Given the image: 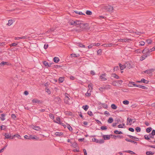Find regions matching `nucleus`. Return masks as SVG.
Instances as JSON below:
<instances>
[{"instance_id": "nucleus-51", "label": "nucleus", "mask_w": 155, "mask_h": 155, "mask_svg": "<svg viewBox=\"0 0 155 155\" xmlns=\"http://www.w3.org/2000/svg\"><path fill=\"white\" fill-rule=\"evenodd\" d=\"M6 129V127L5 126L2 125L1 126V130H5Z\"/></svg>"}, {"instance_id": "nucleus-15", "label": "nucleus", "mask_w": 155, "mask_h": 155, "mask_svg": "<svg viewBox=\"0 0 155 155\" xmlns=\"http://www.w3.org/2000/svg\"><path fill=\"white\" fill-rule=\"evenodd\" d=\"M125 140L128 142H131L134 143H137V142L135 141L132 140L131 139H128L127 138Z\"/></svg>"}, {"instance_id": "nucleus-20", "label": "nucleus", "mask_w": 155, "mask_h": 155, "mask_svg": "<svg viewBox=\"0 0 155 155\" xmlns=\"http://www.w3.org/2000/svg\"><path fill=\"white\" fill-rule=\"evenodd\" d=\"M64 78L63 77H60L58 80L59 83H62L64 81Z\"/></svg>"}, {"instance_id": "nucleus-35", "label": "nucleus", "mask_w": 155, "mask_h": 155, "mask_svg": "<svg viewBox=\"0 0 155 155\" xmlns=\"http://www.w3.org/2000/svg\"><path fill=\"white\" fill-rule=\"evenodd\" d=\"M96 46L95 43H93L88 46V48H91L93 46Z\"/></svg>"}, {"instance_id": "nucleus-55", "label": "nucleus", "mask_w": 155, "mask_h": 155, "mask_svg": "<svg viewBox=\"0 0 155 155\" xmlns=\"http://www.w3.org/2000/svg\"><path fill=\"white\" fill-rule=\"evenodd\" d=\"M140 43V44H139V46H143L145 44V42L143 41H141Z\"/></svg>"}, {"instance_id": "nucleus-45", "label": "nucleus", "mask_w": 155, "mask_h": 155, "mask_svg": "<svg viewBox=\"0 0 155 155\" xmlns=\"http://www.w3.org/2000/svg\"><path fill=\"white\" fill-rule=\"evenodd\" d=\"M98 143H99L100 144H101L104 143V140L103 139H102L100 140H98Z\"/></svg>"}, {"instance_id": "nucleus-47", "label": "nucleus", "mask_w": 155, "mask_h": 155, "mask_svg": "<svg viewBox=\"0 0 155 155\" xmlns=\"http://www.w3.org/2000/svg\"><path fill=\"white\" fill-rule=\"evenodd\" d=\"M135 130L137 132H138L140 131L141 129L140 127H137L136 128Z\"/></svg>"}, {"instance_id": "nucleus-43", "label": "nucleus", "mask_w": 155, "mask_h": 155, "mask_svg": "<svg viewBox=\"0 0 155 155\" xmlns=\"http://www.w3.org/2000/svg\"><path fill=\"white\" fill-rule=\"evenodd\" d=\"M24 138L26 139H31V136H28L27 135H25L24 136Z\"/></svg>"}, {"instance_id": "nucleus-48", "label": "nucleus", "mask_w": 155, "mask_h": 155, "mask_svg": "<svg viewBox=\"0 0 155 155\" xmlns=\"http://www.w3.org/2000/svg\"><path fill=\"white\" fill-rule=\"evenodd\" d=\"M124 126V124H120L118 126V127L119 128H123V126Z\"/></svg>"}, {"instance_id": "nucleus-25", "label": "nucleus", "mask_w": 155, "mask_h": 155, "mask_svg": "<svg viewBox=\"0 0 155 155\" xmlns=\"http://www.w3.org/2000/svg\"><path fill=\"white\" fill-rule=\"evenodd\" d=\"M89 108V106L87 105H85L82 107V108L85 111L87 110Z\"/></svg>"}, {"instance_id": "nucleus-64", "label": "nucleus", "mask_w": 155, "mask_h": 155, "mask_svg": "<svg viewBox=\"0 0 155 155\" xmlns=\"http://www.w3.org/2000/svg\"><path fill=\"white\" fill-rule=\"evenodd\" d=\"M147 147H148L155 148V145H147Z\"/></svg>"}, {"instance_id": "nucleus-30", "label": "nucleus", "mask_w": 155, "mask_h": 155, "mask_svg": "<svg viewBox=\"0 0 155 155\" xmlns=\"http://www.w3.org/2000/svg\"><path fill=\"white\" fill-rule=\"evenodd\" d=\"M141 82L147 84L148 83V81L147 80H145L143 78L141 80Z\"/></svg>"}, {"instance_id": "nucleus-46", "label": "nucleus", "mask_w": 155, "mask_h": 155, "mask_svg": "<svg viewBox=\"0 0 155 155\" xmlns=\"http://www.w3.org/2000/svg\"><path fill=\"white\" fill-rule=\"evenodd\" d=\"M45 91L48 94H50L51 93L49 89L47 87L45 88Z\"/></svg>"}, {"instance_id": "nucleus-23", "label": "nucleus", "mask_w": 155, "mask_h": 155, "mask_svg": "<svg viewBox=\"0 0 155 155\" xmlns=\"http://www.w3.org/2000/svg\"><path fill=\"white\" fill-rule=\"evenodd\" d=\"M114 134H123V133L121 131H119L117 130H114Z\"/></svg>"}, {"instance_id": "nucleus-24", "label": "nucleus", "mask_w": 155, "mask_h": 155, "mask_svg": "<svg viewBox=\"0 0 155 155\" xmlns=\"http://www.w3.org/2000/svg\"><path fill=\"white\" fill-rule=\"evenodd\" d=\"M138 87L142 88V89H147V87L144 86H143L139 84L138 85Z\"/></svg>"}, {"instance_id": "nucleus-31", "label": "nucleus", "mask_w": 155, "mask_h": 155, "mask_svg": "<svg viewBox=\"0 0 155 155\" xmlns=\"http://www.w3.org/2000/svg\"><path fill=\"white\" fill-rule=\"evenodd\" d=\"M111 107L113 109H116L117 108V106L114 104H113L111 105Z\"/></svg>"}, {"instance_id": "nucleus-34", "label": "nucleus", "mask_w": 155, "mask_h": 155, "mask_svg": "<svg viewBox=\"0 0 155 155\" xmlns=\"http://www.w3.org/2000/svg\"><path fill=\"white\" fill-rule=\"evenodd\" d=\"M152 129L151 127H148L146 129V131L147 132L149 133L151 131Z\"/></svg>"}, {"instance_id": "nucleus-12", "label": "nucleus", "mask_w": 155, "mask_h": 155, "mask_svg": "<svg viewBox=\"0 0 155 155\" xmlns=\"http://www.w3.org/2000/svg\"><path fill=\"white\" fill-rule=\"evenodd\" d=\"M11 134H9L7 133H5V138H4V139H9L10 137H11Z\"/></svg>"}, {"instance_id": "nucleus-13", "label": "nucleus", "mask_w": 155, "mask_h": 155, "mask_svg": "<svg viewBox=\"0 0 155 155\" xmlns=\"http://www.w3.org/2000/svg\"><path fill=\"white\" fill-rule=\"evenodd\" d=\"M54 134L56 136L60 137L62 135L63 133L62 132H56Z\"/></svg>"}, {"instance_id": "nucleus-18", "label": "nucleus", "mask_w": 155, "mask_h": 155, "mask_svg": "<svg viewBox=\"0 0 155 155\" xmlns=\"http://www.w3.org/2000/svg\"><path fill=\"white\" fill-rule=\"evenodd\" d=\"M33 103H37L39 104L40 103V101L36 99H34L32 100Z\"/></svg>"}, {"instance_id": "nucleus-53", "label": "nucleus", "mask_w": 155, "mask_h": 155, "mask_svg": "<svg viewBox=\"0 0 155 155\" xmlns=\"http://www.w3.org/2000/svg\"><path fill=\"white\" fill-rule=\"evenodd\" d=\"M31 139H36V140H38L39 139V138L37 137L36 136H35V137H32L31 136Z\"/></svg>"}, {"instance_id": "nucleus-3", "label": "nucleus", "mask_w": 155, "mask_h": 155, "mask_svg": "<svg viewBox=\"0 0 155 155\" xmlns=\"http://www.w3.org/2000/svg\"><path fill=\"white\" fill-rule=\"evenodd\" d=\"M71 146L74 147L75 149H74L73 150V151L74 152H79V149L78 148V144L76 142H74L73 143H71Z\"/></svg>"}, {"instance_id": "nucleus-27", "label": "nucleus", "mask_w": 155, "mask_h": 155, "mask_svg": "<svg viewBox=\"0 0 155 155\" xmlns=\"http://www.w3.org/2000/svg\"><path fill=\"white\" fill-rule=\"evenodd\" d=\"M148 55H146L143 54V56H141V58L140 59V60L141 61H143L144 59L146 57H147Z\"/></svg>"}, {"instance_id": "nucleus-2", "label": "nucleus", "mask_w": 155, "mask_h": 155, "mask_svg": "<svg viewBox=\"0 0 155 155\" xmlns=\"http://www.w3.org/2000/svg\"><path fill=\"white\" fill-rule=\"evenodd\" d=\"M103 8L107 12H112L113 10V7L109 5L104 6Z\"/></svg>"}, {"instance_id": "nucleus-11", "label": "nucleus", "mask_w": 155, "mask_h": 155, "mask_svg": "<svg viewBox=\"0 0 155 155\" xmlns=\"http://www.w3.org/2000/svg\"><path fill=\"white\" fill-rule=\"evenodd\" d=\"M32 128L36 130H41V128L39 126H33Z\"/></svg>"}, {"instance_id": "nucleus-9", "label": "nucleus", "mask_w": 155, "mask_h": 155, "mask_svg": "<svg viewBox=\"0 0 155 155\" xmlns=\"http://www.w3.org/2000/svg\"><path fill=\"white\" fill-rule=\"evenodd\" d=\"M104 140H108L110 138V136L109 135H104L103 136Z\"/></svg>"}, {"instance_id": "nucleus-44", "label": "nucleus", "mask_w": 155, "mask_h": 155, "mask_svg": "<svg viewBox=\"0 0 155 155\" xmlns=\"http://www.w3.org/2000/svg\"><path fill=\"white\" fill-rule=\"evenodd\" d=\"M144 137L145 139L147 140H149L150 139L149 135L148 136L146 135H145L144 136Z\"/></svg>"}, {"instance_id": "nucleus-52", "label": "nucleus", "mask_w": 155, "mask_h": 155, "mask_svg": "<svg viewBox=\"0 0 155 155\" xmlns=\"http://www.w3.org/2000/svg\"><path fill=\"white\" fill-rule=\"evenodd\" d=\"M101 49H99V50L97 51V54L101 55Z\"/></svg>"}, {"instance_id": "nucleus-26", "label": "nucleus", "mask_w": 155, "mask_h": 155, "mask_svg": "<svg viewBox=\"0 0 155 155\" xmlns=\"http://www.w3.org/2000/svg\"><path fill=\"white\" fill-rule=\"evenodd\" d=\"M69 100V98L67 96L65 97V103L66 104H68V100Z\"/></svg>"}, {"instance_id": "nucleus-5", "label": "nucleus", "mask_w": 155, "mask_h": 155, "mask_svg": "<svg viewBox=\"0 0 155 155\" xmlns=\"http://www.w3.org/2000/svg\"><path fill=\"white\" fill-rule=\"evenodd\" d=\"M78 22H79V20H76L75 21L72 20L70 22V23L71 25H74L77 27L78 24V23H79Z\"/></svg>"}, {"instance_id": "nucleus-4", "label": "nucleus", "mask_w": 155, "mask_h": 155, "mask_svg": "<svg viewBox=\"0 0 155 155\" xmlns=\"http://www.w3.org/2000/svg\"><path fill=\"white\" fill-rule=\"evenodd\" d=\"M119 42H130L131 40L130 39L127 38H125L124 39H120L118 40Z\"/></svg>"}, {"instance_id": "nucleus-32", "label": "nucleus", "mask_w": 155, "mask_h": 155, "mask_svg": "<svg viewBox=\"0 0 155 155\" xmlns=\"http://www.w3.org/2000/svg\"><path fill=\"white\" fill-rule=\"evenodd\" d=\"M86 13L87 15H91L92 13L91 11L87 10L86 11Z\"/></svg>"}, {"instance_id": "nucleus-7", "label": "nucleus", "mask_w": 155, "mask_h": 155, "mask_svg": "<svg viewBox=\"0 0 155 155\" xmlns=\"http://www.w3.org/2000/svg\"><path fill=\"white\" fill-rule=\"evenodd\" d=\"M106 76L105 74H102L100 76V78L102 80L104 81H105L107 80L106 78L105 77Z\"/></svg>"}, {"instance_id": "nucleus-14", "label": "nucleus", "mask_w": 155, "mask_h": 155, "mask_svg": "<svg viewBox=\"0 0 155 155\" xmlns=\"http://www.w3.org/2000/svg\"><path fill=\"white\" fill-rule=\"evenodd\" d=\"M153 71V69H151L145 71L144 72L145 73H147V74H149L151 73Z\"/></svg>"}, {"instance_id": "nucleus-60", "label": "nucleus", "mask_w": 155, "mask_h": 155, "mask_svg": "<svg viewBox=\"0 0 155 155\" xmlns=\"http://www.w3.org/2000/svg\"><path fill=\"white\" fill-rule=\"evenodd\" d=\"M110 86L109 85H106L104 87V89H110Z\"/></svg>"}, {"instance_id": "nucleus-22", "label": "nucleus", "mask_w": 155, "mask_h": 155, "mask_svg": "<svg viewBox=\"0 0 155 155\" xmlns=\"http://www.w3.org/2000/svg\"><path fill=\"white\" fill-rule=\"evenodd\" d=\"M54 61L55 63H58L59 61V59L57 57H55L54 58Z\"/></svg>"}, {"instance_id": "nucleus-49", "label": "nucleus", "mask_w": 155, "mask_h": 155, "mask_svg": "<svg viewBox=\"0 0 155 155\" xmlns=\"http://www.w3.org/2000/svg\"><path fill=\"white\" fill-rule=\"evenodd\" d=\"M133 120V119H129L128 118L127 119V125L128 124V122L130 123Z\"/></svg>"}, {"instance_id": "nucleus-54", "label": "nucleus", "mask_w": 155, "mask_h": 155, "mask_svg": "<svg viewBox=\"0 0 155 155\" xmlns=\"http://www.w3.org/2000/svg\"><path fill=\"white\" fill-rule=\"evenodd\" d=\"M124 152H128L131 154H135L134 152L133 151L130 150H127V151H125Z\"/></svg>"}, {"instance_id": "nucleus-57", "label": "nucleus", "mask_w": 155, "mask_h": 155, "mask_svg": "<svg viewBox=\"0 0 155 155\" xmlns=\"http://www.w3.org/2000/svg\"><path fill=\"white\" fill-rule=\"evenodd\" d=\"M114 136L115 137H117L119 138L120 139L122 138L123 137L122 136L120 135H118L117 136L114 135Z\"/></svg>"}, {"instance_id": "nucleus-56", "label": "nucleus", "mask_w": 155, "mask_h": 155, "mask_svg": "<svg viewBox=\"0 0 155 155\" xmlns=\"http://www.w3.org/2000/svg\"><path fill=\"white\" fill-rule=\"evenodd\" d=\"M92 140H93V141H94L97 143H98V140L97 139H96L95 138H93Z\"/></svg>"}, {"instance_id": "nucleus-41", "label": "nucleus", "mask_w": 155, "mask_h": 155, "mask_svg": "<svg viewBox=\"0 0 155 155\" xmlns=\"http://www.w3.org/2000/svg\"><path fill=\"white\" fill-rule=\"evenodd\" d=\"M113 75L114 77L115 78H116L117 79H119V76L116 74H113Z\"/></svg>"}, {"instance_id": "nucleus-63", "label": "nucleus", "mask_w": 155, "mask_h": 155, "mask_svg": "<svg viewBox=\"0 0 155 155\" xmlns=\"http://www.w3.org/2000/svg\"><path fill=\"white\" fill-rule=\"evenodd\" d=\"M115 121L117 122V124H118L119 122H120V120L119 118H117L115 119Z\"/></svg>"}, {"instance_id": "nucleus-58", "label": "nucleus", "mask_w": 155, "mask_h": 155, "mask_svg": "<svg viewBox=\"0 0 155 155\" xmlns=\"http://www.w3.org/2000/svg\"><path fill=\"white\" fill-rule=\"evenodd\" d=\"M149 137H150V138H154V135L152 134H150L149 135Z\"/></svg>"}, {"instance_id": "nucleus-39", "label": "nucleus", "mask_w": 155, "mask_h": 155, "mask_svg": "<svg viewBox=\"0 0 155 155\" xmlns=\"http://www.w3.org/2000/svg\"><path fill=\"white\" fill-rule=\"evenodd\" d=\"M56 120L58 121V122L55 121V123H58V124L60 123V118L59 117H57L56 118Z\"/></svg>"}, {"instance_id": "nucleus-16", "label": "nucleus", "mask_w": 155, "mask_h": 155, "mask_svg": "<svg viewBox=\"0 0 155 155\" xmlns=\"http://www.w3.org/2000/svg\"><path fill=\"white\" fill-rule=\"evenodd\" d=\"M88 92H91L92 90V85L91 84H89L88 85Z\"/></svg>"}, {"instance_id": "nucleus-37", "label": "nucleus", "mask_w": 155, "mask_h": 155, "mask_svg": "<svg viewBox=\"0 0 155 155\" xmlns=\"http://www.w3.org/2000/svg\"><path fill=\"white\" fill-rule=\"evenodd\" d=\"M55 100H56V101L58 102H60L61 100L60 98L58 97H56L55 98Z\"/></svg>"}, {"instance_id": "nucleus-29", "label": "nucleus", "mask_w": 155, "mask_h": 155, "mask_svg": "<svg viewBox=\"0 0 155 155\" xmlns=\"http://www.w3.org/2000/svg\"><path fill=\"white\" fill-rule=\"evenodd\" d=\"M113 121V119L112 117H110L108 120V123H111Z\"/></svg>"}, {"instance_id": "nucleus-33", "label": "nucleus", "mask_w": 155, "mask_h": 155, "mask_svg": "<svg viewBox=\"0 0 155 155\" xmlns=\"http://www.w3.org/2000/svg\"><path fill=\"white\" fill-rule=\"evenodd\" d=\"M5 64L8 65V62H7L2 61L0 64V65L1 66L4 65Z\"/></svg>"}, {"instance_id": "nucleus-17", "label": "nucleus", "mask_w": 155, "mask_h": 155, "mask_svg": "<svg viewBox=\"0 0 155 155\" xmlns=\"http://www.w3.org/2000/svg\"><path fill=\"white\" fill-rule=\"evenodd\" d=\"M13 21H14L13 20H9L8 21V23L7 24V25L8 26H10L13 23Z\"/></svg>"}, {"instance_id": "nucleus-40", "label": "nucleus", "mask_w": 155, "mask_h": 155, "mask_svg": "<svg viewBox=\"0 0 155 155\" xmlns=\"http://www.w3.org/2000/svg\"><path fill=\"white\" fill-rule=\"evenodd\" d=\"M140 33H141V32H135L134 33H135V34H134V36L136 37H138V35Z\"/></svg>"}, {"instance_id": "nucleus-28", "label": "nucleus", "mask_w": 155, "mask_h": 155, "mask_svg": "<svg viewBox=\"0 0 155 155\" xmlns=\"http://www.w3.org/2000/svg\"><path fill=\"white\" fill-rule=\"evenodd\" d=\"M154 153L151 152V151H147L146 152L147 155H153Z\"/></svg>"}, {"instance_id": "nucleus-36", "label": "nucleus", "mask_w": 155, "mask_h": 155, "mask_svg": "<svg viewBox=\"0 0 155 155\" xmlns=\"http://www.w3.org/2000/svg\"><path fill=\"white\" fill-rule=\"evenodd\" d=\"M67 127L70 131H72V128L71 127L70 125L69 124H68L67 125Z\"/></svg>"}, {"instance_id": "nucleus-62", "label": "nucleus", "mask_w": 155, "mask_h": 155, "mask_svg": "<svg viewBox=\"0 0 155 155\" xmlns=\"http://www.w3.org/2000/svg\"><path fill=\"white\" fill-rule=\"evenodd\" d=\"M48 44L46 43L44 45V48H47L48 47Z\"/></svg>"}, {"instance_id": "nucleus-19", "label": "nucleus", "mask_w": 155, "mask_h": 155, "mask_svg": "<svg viewBox=\"0 0 155 155\" xmlns=\"http://www.w3.org/2000/svg\"><path fill=\"white\" fill-rule=\"evenodd\" d=\"M119 65L120 68L121 70H123L124 68H126L125 66V64H124V65H122L120 63Z\"/></svg>"}, {"instance_id": "nucleus-1", "label": "nucleus", "mask_w": 155, "mask_h": 155, "mask_svg": "<svg viewBox=\"0 0 155 155\" xmlns=\"http://www.w3.org/2000/svg\"><path fill=\"white\" fill-rule=\"evenodd\" d=\"M78 22L79 23L78 24L77 27H80L82 30L87 28V26L88 25L87 23H82V21L80 20H79V22Z\"/></svg>"}, {"instance_id": "nucleus-50", "label": "nucleus", "mask_w": 155, "mask_h": 155, "mask_svg": "<svg viewBox=\"0 0 155 155\" xmlns=\"http://www.w3.org/2000/svg\"><path fill=\"white\" fill-rule=\"evenodd\" d=\"M101 129L102 130H106L107 129V128L106 126H102L101 127Z\"/></svg>"}, {"instance_id": "nucleus-10", "label": "nucleus", "mask_w": 155, "mask_h": 155, "mask_svg": "<svg viewBox=\"0 0 155 155\" xmlns=\"http://www.w3.org/2000/svg\"><path fill=\"white\" fill-rule=\"evenodd\" d=\"M77 45L78 46L77 48H86V46L81 43H78L77 44Z\"/></svg>"}, {"instance_id": "nucleus-21", "label": "nucleus", "mask_w": 155, "mask_h": 155, "mask_svg": "<svg viewBox=\"0 0 155 155\" xmlns=\"http://www.w3.org/2000/svg\"><path fill=\"white\" fill-rule=\"evenodd\" d=\"M5 114H3L1 115V117H0V118L1 120L2 121H3L5 119Z\"/></svg>"}, {"instance_id": "nucleus-42", "label": "nucleus", "mask_w": 155, "mask_h": 155, "mask_svg": "<svg viewBox=\"0 0 155 155\" xmlns=\"http://www.w3.org/2000/svg\"><path fill=\"white\" fill-rule=\"evenodd\" d=\"M87 114L90 116H92L93 115V114L92 112L91 111H88L87 112Z\"/></svg>"}, {"instance_id": "nucleus-8", "label": "nucleus", "mask_w": 155, "mask_h": 155, "mask_svg": "<svg viewBox=\"0 0 155 155\" xmlns=\"http://www.w3.org/2000/svg\"><path fill=\"white\" fill-rule=\"evenodd\" d=\"M43 64L45 66H48L49 67H51V64L50 63L49 64L46 61H44L43 62Z\"/></svg>"}, {"instance_id": "nucleus-38", "label": "nucleus", "mask_w": 155, "mask_h": 155, "mask_svg": "<svg viewBox=\"0 0 155 155\" xmlns=\"http://www.w3.org/2000/svg\"><path fill=\"white\" fill-rule=\"evenodd\" d=\"M123 103L125 105H127L129 104V101L127 100L124 101L123 102Z\"/></svg>"}, {"instance_id": "nucleus-6", "label": "nucleus", "mask_w": 155, "mask_h": 155, "mask_svg": "<svg viewBox=\"0 0 155 155\" xmlns=\"http://www.w3.org/2000/svg\"><path fill=\"white\" fill-rule=\"evenodd\" d=\"M125 66L126 68L130 69L132 68V66L128 62H126L125 64Z\"/></svg>"}, {"instance_id": "nucleus-61", "label": "nucleus", "mask_w": 155, "mask_h": 155, "mask_svg": "<svg viewBox=\"0 0 155 155\" xmlns=\"http://www.w3.org/2000/svg\"><path fill=\"white\" fill-rule=\"evenodd\" d=\"M119 69V68L118 66H116L114 67V71H117V70Z\"/></svg>"}, {"instance_id": "nucleus-59", "label": "nucleus", "mask_w": 155, "mask_h": 155, "mask_svg": "<svg viewBox=\"0 0 155 155\" xmlns=\"http://www.w3.org/2000/svg\"><path fill=\"white\" fill-rule=\"evenodd\" d=\"M11 117L14 120L16 118V116L15 115L13 114L12 115Z\"/></svg>"}]
</instances>
